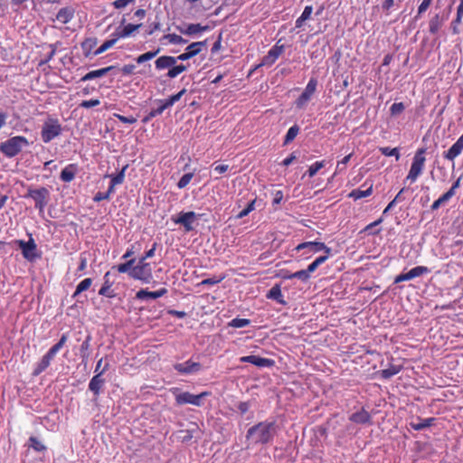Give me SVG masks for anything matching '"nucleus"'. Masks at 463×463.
Here are the masks:
<instances>
[{"mask_svg": "<svg viewBox=\"0 0 463 463\" xmlns=\"http://www.w3.org/2000/svg\"><path fill=\"white\" fill-rule=\"evenodd\" d=\"M279 431V426L277 421L267 420L249 428L245 438L255 445H266L273 441Z\"/></svg>", "mask_w": 463, "mask_h": 463, "instance_id": "obj_1", "label": "nucleus"}, {"mask_svg": "<svg viewBox=\"0 0 463 463\" xmlns=\"http://www.w3.org/2000/svg\"><path fill=\"white\" fill-rule=\"evenodd\" d=\"M29 146V141L23 136L12 137L0 143V152L6 157L12 158L20 154L24 147Z\"/></svg>", "mask_w": 463, "mask_h": 463, "instance_id": "obj_2", "label": "nucleus"}, {"mask_svg": "<svg viewBox=\"0 0 463 463\" xmlns=\"http://www.w3.org/2000/svg\"><path fill=\"white\" fill-rule=\"evenodd\" d=\"M172 392L175 395V403L177 405L192 404L198 407L203 405V399L211 394L209 392L193 394L189 392H180L178 388H174Z\"/></svg>", "mask_w": 463, "mask_h": 463, "instance_id": "obj_3", "label": "nucleus"}, {"mask_svg": "<svg viewBox=\"0 0 463 463\" xmlns=\"http://www.w3.org/2000/svg\"><path fill=\"white\" fill-rule=\"evenodd\" d=\"M24 198H32L34 201V207L43 212L48 204L50 199V191L46 187L33 188L30 186Z\"/></svg>", "mask_w": 463, "mask_h": 463, "instance_id": "obj_4", "label": "nucleus"}, {"mask_svg": "<svg viewBox=\"0 0 463 463\" xmlns=\"http://www.w3.org/2000/svg\"><path fill=\"white\" fill-rule=\"evenodd\" d=\"M425 153V147H421L417 150L412 159L411 169L406 177V180H411V182H414L418 178V176L422 173L424 163L426 160L424 156Z\"/></svg>", "mask_w": 463, "mask_h": 463, "instance_id": "obj_5", "label": "nucleus"}, {"mask_svg": "<svg viewBox=\"0 0 463 463\" xmlns=\"http://www.w3.org/2000/svg\"><path fill=\"white\" fill-rule=\"evenodd\" d=\"M61 127L58 120L49 118V119L45 121L42 127L41 137L44 143H49L56 137L61 135Z\"/></svg>", "mask_w": 463, "mask_h": 463, "instance_id": "obj_6", "label": "nucleus"}, {"mask_svg": "<svg viewBox=\"0 0 463 463\" xmlns=\"http://www.w3.org/2000/svg\"><path fill=\"white\" fill-rule=\"evenodd\" d=\"M130 278L136 280H140L143 283H150L153 279L152 269L149 263L138 260Z\"/></svg>", "mask_w": 463, "mask_h": 463, "instance_id": "obj_7", "label": "nucleus"}, {"mask_svg": "<svg viewBox=\"0 0 463 463\" xmlns=\"http://www.w3.org/2000/svg\"><path fill=\"white\" fill-rule=\"evenodd\" d=\"M15 242L21 249L24 258L27 260L33 261L41 257L40 254L37 253V245L33 238H30L27 241L17 240Z\"/></svg>", "mask_w": 463, "mask_h": 463, "instance_id": "obj_8", "label": "nucleus"}, {"mask_svg": "<svg viewBox=\"0 0 463 463\" xmlns=\"http://www.w3.org/2000/svg\"><path fill=\"white\" fill-rule=\"evenodd\" d=\"M62 348V345H61L58 342L52 345L49 351L43 356L40 363L36 365V367L33 370V374L34 376L39 375L42 373L46 368L50 365L51 361L54 358L55 354Z\"/></svg>", "mask_w": 463, "mask_h": 463, "instance_id": "obj_9", "label": "nucleus"}, {"mask_svg": "<svg viewBox=\"0 0 463 463\" xmlns=\"http://www.w3.org/2000/svg\"><path fill=\"white\" fill-rule=\"evenodd\" d=\"M198 216L200 215L193 211L181 212L176 217L173 216L172 221L176 224L184 226V231L189 232L194 230L193 222Z\"/></svg>", "mask_w": 463, "mask_h": 463, "instance_id": "obj_10", "label": "nucleus"}, {"mask_svg": "<svg viewBox=\"0 0 463 463\" xmlns=\"http://www.w3.org/2000/svg\"><path fill=\"white\" fill-rule=\"evenodd\" d=\"M317 83L318 81L316 78H311L309 80L302 94L295 102L298 108H303L309 102L312 96L315 94L317 90Z\"/></svg>", "mask_w": 463, "mask_h": 463, "instance_id": "obj_11", "label": "nucleus"}, {"mask_svg": "<svg viewBox=\"0 0 463 463\" xmlns=\"http://www.w3.org/2000/svg\"><path fill=\"white\" fill-rule=\"evenodd\" d=\"M108 369L109 364H106L102 370L96 373L90 381L89 390L92 392L94 395V400L98 399V397L99 396L103 390L105 379L102 377V375Z\"/></svg>", "mask_w": 463, "mask_h": 463, "instance_id": "obj_12", "label": "nucleus"}, {"mask_svg": "<svg viewBox=\"0 0 463 463\" xmlns=\"http://www.w3.org/2000/svg\"><path fill=\"white\" fill-rule=\"evenodd\" d=\"M206 46V41L203 42H194L190 43L186 48L185 52L178 55L177 61H187L197 54H199L203 48Z\"/></svg>", "mask_w": 463, "mask_h": 463, "instance_id": "obj_13", "label": "nucleus"}, {"mask_svg": "<svg viewBox=\"0 0 463 463\" xmlns=\"http://www.w3.org/2000/svg\"><path fill=\"white\" fill-rule=\"evenodd\" d=\"M430 269L425 266H417L412 268L406 273H401L394 279V283L398 284L403 281L411 280L414 278L420 277L423 274L429 273Z\"/></svg>", "mask_w": 463, "mask_h": 463, "instance_id": "obj_14", "label": "nucleus"}, {"mask_svg": "<svg viewBox=\"0 0 463 463\" xmlns=\"http://www.w3.org/2000/svg\"><path fill=\"white\" fill-rule=\"evenodd\" d=\"M203 365L198 362L187 360L184 363L175 364L174 369L182 374H193L201 371Z\"/></svg>", "mask_w": 463, "mask_h": 463, "instance_id": "obj_15", "label": "nucleus"}, {"mask_svg": "<svg viewBox=\"0 0 463 463\" xmlns=\"http://www.w3.org/2000/svg\"><path fill=\"white\" fill-rule=\"evenodd\" d=\"M284 52V45H279L277 43L274 46L270 48L268 53L262 58L260 65L263 66H271L275 63V61L279 59V57Z\"/></svg>", "mask_w": 463, "mask_h": 463, "instance_id": "obj_16", "label": "nucleus"}, {"mask_svg": "<svg viewBox=\"0 0 463 463\" xmlns=\"http://www.w3.org/2000/svg\"><path fill=\"white\" fill-rule=\"evenodd\" d=\"M240 361L241 363L251 364L259 368H265V367L269 368V367H272L275 364V362L272 359L264 358V357H260V356L253 355V354L242 356L240 358Z\"/></svg>", "mask_w": 463, "mask_h": 463, "instance_id": "obj_17", "label": "nucleus"}, {"mask_svg": "<svg viewBox=\"0 0 463 463\" xmlns=\"http://www.w3.org/2000/svg\"><path fill=\"white\" fill-rule=\"evenodd\" d=\"M436 421L437 418L434 417L422 419L420 416H416L410 421L409 426L411 429L414 430L420 431L427 428L434 426L436 424Z\"/></svg>", "mask_w": 463, "mask_h": 463, "instance_id": "obj_18", "label": "nucleus"}, {"mask_svg": "<svg viewBox=\"0 0 463 463\" xmlns=\"http://www.w3.org/2000/svg\"><path fill=\"white\" fill-rule=\"evenodd\" d=\"M349 420L355 424H372V417L370 413L362 408L360 411L352 413L349 416Z\"/></svg>", "mask_w": 463, "mask_h": 463, "instance_id": "obj_19", "label": "nucleus"}, {"mask_svg": "<svg viewBox=\"0 0 463 463\" xmlns=\"http://www.w3.org/2000/svg\"><path fill=\"white\" fill-rule=\"evenodd\" d=\"M448 17L449 14L441 15L439 14H436L433 15L429 22V32L433 35L437 34Z\"/></svg>", "mask_w": 463, "mask_h": 463, "instance_id": "obj_20", "label": "nucleus"}, {"mask_svg": "<svg viewBox=\"0 0 463 463\" xmlns=\"http://www.w3.org/2000/svg\"><path fill=\"white\" fill-rule=\"evenodd\" d=\"M57 44H58V43L42 45V49L46 48V49H48V51L46 52H41V56H40V60L38 61V66H43V65L48 63L53 58V56L55 55L56 51H57Z\"/></svg>", "mask_w": 463, "mask_h": 463, "instance_id": "obj_21", "label": "nucleus"}, {"mask_svg": "<svg viewBox=\"0 0 463 463\" xmlns=\"http://www.w3.org/2000/svg\"><path fill=\"white\" fill-rule=\"evenodd\" d=\"M167 293V289L165 288H162L156 291H148L147 289H140L136 294V298L144 300V299H156L165 296Z\"/></svg>", "mask_w": 463, "mask_h": 463, "instance_id": "obj_22", "label": "nucleus"}, {"mask_svg": "<svg viewBox=\"0 0 463 463\" xmlns=\"http://www.w3.org/2000/svg\"><path fill=\"white\" fill-rule=\"evenodd\" d=\"M463 20V0H459V5L457 7L456 17L450 23V29L453 34L460 33L459 26Z\"/></svg>", "mask_w": 463, "mask_h": 463, "instance_id": "obj_23", "label": "nucleus"}, {"mask_svg": "<svg viewBox=\"0 0 463 463\" xmlns=\"http://www.w3.org/2000/svg\"><path fill=\"white\" fill-rule=\"evenodd\" d=\"M141 24H128L125 25L123 28H118L111 36H114L118 41L121 38H127L130 36L135 31H137L139 27H141Z\"/></svg>", "mask_w": 463, "mask_h": 463, "instance_id": "obj_24", "label": "nucleus"}, {"mask_svg": "<svg viewBox=\"0 0 463 463\" xmlns=\"http://www.w3.org/2000/svg\"><path fill=\"white\" fill-rule=\"evenodd\" d=\"M463 150V135L453 144L450 148L444 152V157L448 160H454Z\"/></svg>", "mask_w": 463, "mask_h": 463, "instance_id": "obj_25", "label": "nucleus"}, {"mask_svg": "<svg viewBox=\"0 0 463 463\" xmlns=\"http://www.w3.org/2000/svg\"><path fill=\"white\" fill-rule=\"evenodd\" d=\"M75 14V9L71 6H66L61 8L56 14V20L62 24H66L71 22Z\"/></svg>", "mask_w": 463, "mask_h": 463, "instance_id": "obj_26", "label": "nucleus"}, {"mask_svg": "<svg viewBox=\"0 0 463 463\" xmlns=\"http://www.w3.org/2000/svg\"><path fill=\"white\" fill-rule=\"evenodd\" d=\"M177 61V58L174 56L163 55L156 59L155 65L156 70L162 71L171 69Z\"/></svg>", "mask_w": 463, "mask_h": 463, "instance_id": "obj_27", "label": "nucleus"}, {"mask_svg": "<svg viewBox=\"0 0 463 463\" xmlns=\"http://www.w3.org/2000/svg\"><path fill=\"white\" fill-rule=\"evenodd\" d=\"M109 271L105 273L104 283L100 289L99 290V295L112 298L116 297V294L114 293V290L111 289L113 282L109 280Z\"/></svg>", "mask_w": 463, "mask_h": 463, "instance_id": "obj_28", "label": "nucleus"}, {"mask_svg": "<svg viewBox=\"0 0 463 463\" xmlns=\"http://www.w3.org/2000/svg\"><path fill=\"white\" fill-rule=\"evenodd\" d=\"M78 166L76 164H70L61 172L60 178L62 182H71L77 174Z\"/></svg>", "mask_w": 463, "mask_h": 463, "instance_id": "obj_29", "label": "nucleus"}, {"mask_svg": "<svg viewBox=\"0 0 463 463\" xmlns=\"http://www.w3.org/2000/svg\"><path fill=\"white\" fill-rule=\"evenodd\" d=\"M267 298L276 300L278 303L287 306L288 302L284 299L283 295L281 293V288L279 284H275L267 293Z\"/></svg>", "mask_w": 463, "mask_h": 463, "instance_id": "obj_30", "label": "nucleus"}, {"mask_svg": "<svg viewBox=\"0 0 463 463\" xmlns=\"http://www.w3.org/2000/svg\"><path fill=\"white\" fill-rule=\"evenodd\" d=\"M186 92L185 89H183L178 93L170 96L162 101V104L157 108L156 112L161 114L165 109L173 106L176 101H178L181 97Z\"/></svg>", "mask_w": 463, "mask_h": 463, "instance_id": "obj_31", "label": "nucleus"}, {"mask_svg": "<svg viewBox=\"0 0 463 463\" xmlns=\"http://www.w3.org/2000/svg\"><path fill=\"white\" fill-rule=\"evenodd\" d=\"M97 43H98V40L95 37L86 38L81 43V49L86 57L93 55V52H94L93 49L96 47Z\"/></svg>", "mask_w": 463, "mask_h": 463, "instance_id": "obj_32", "label": "nucleus"}, {"mask_svg": "<svg viewBox=\"0 0 463 463\" xmlns=\"http://www.w3.org/2000/svg\"><path fill=\"white\" fill-rule=\"evenodd\" d=\"M325 248V243L320 241H305L300 244H298L295 250L299 251L304 249H309L310 250L314 252L320 251V249Z\"/></svg>", "mask_w": 463, "mask_h": 463, "instance_id": "obj_33", "label": "nucleus"}, {"mask_svg": "<svg viewBox=\"0 0 463 463\" xmlns=\"http://www.w3.org/2000/svg\"><path fill=\"white\" fill-rule=\"evenodd\" d=\"M114 69V66H109V67H106V68H101V69H99V70H95V71H89L85 76L82 77V80L85 81V80H93L95 78H99V77H103L105 76L109 71H110L111 70Z\"/></svg>", "mask_w": 463, "mask_h": 463, "instance_id": "obj_34", "label": "nucleus"}, {"mask_svg": "<svg viewBox=\"0 0 463 463\" xmlns=\"http://www.w3.org/2000/svg\"><path fill=\"white\" fill-rule=\"evenodd\" d=\"M402 368V365L390 364L387 369L381 370L379 373L383 379L388 380L399 373Z\"/></svg>", "mask_w": 463, "mask_h": 463, "instance_id": "obj_35", "label": "nucleus"}, {"mask_svg": "<svg viewBox=\"0 0 463 463\" xmlns=\"http://www.w3.org/2000/svg\"><path fill=\"white\" fill-rule=\"evenodd\" d=\"M194 428L190 430H180L177 432V438L183 442V443H189L192 439L194 438V432L198 430L197 424H194Z\"/></svg>", "mask_w": 463, "mask_h": 463, "instance_id": "obj_36", "label": "nucleus"}, {"mask_svg": "<svg viewBox=\"0 0 463 463\" xmlns=\"http://www.w3.org/2000/svg\"><path fill=\"white\" fill-rule=\"evenodd\" d=\"M90 341H91V335L90 334H88L85 340L82 342L80 348V354L82 359V362H87L89 356H90Z\"/></svg>", "mask_w": 463, "mask_h": 463, "instance_id": "obj_37", "label": "nucleus"}, {"mask_svg": "<svg viewBox=\"0 0 463 463\" xmlns=\"http://www.w3.org/2000/svg\"><path fill=\"white\" fill-rule=\"evenodd\" d=\"M206 30H208V26H203L200 24H190L185 30H181V33L187 35H193Z\"/></svg>", "mask_w": 463, "mask_h": 463, "instance_id": "obj_38", "label": "nucleus"}, {"mask_svg": "<svg viewBox=\"0 0 463 463\" xmlns=\"http://www.w3.org/2000/svg\"><path fill=\"white\" fill-rule=\"evenodd\" d=\"M117 42V38L110 35V39L106 40L97 50L94 51L93 56H97L105 52L107 50L113 47Z\"/></svg>", "mask_w": 463, "mask_h": 463, "instance_id": "obj_39", "label": "nucleus"}, {"mask_svg": "<svg viewBox=\"0 0 463 463\" xmlns=\"http://www.w3.org/2000/svg\"><path fill=\"white\" fill-rule=\"evenodd\" d=\"M373 193V186L371 185L365 190L354 189L349 194L348 197L354 198V200L362 199L370 196Z\"/></svg>", "mask_w": 463, "mask_h": 463, "instance_id": "obj_40", "label": "nucleus"}, {"mask_svg": "<svg viewBox=\"0 0 463 463\" xmlns=\"http://www.w3.org/2000/svg\"><path fill=\"white\" fill-rule=\"evenodd\" d=\"M298 132H299V127L297 124H295L294 126L289 128V129L288 130V132L285 136L283 146H287L289 143H291L296 138Z\"/></svg>", "mask_w": 463, "mask_h": 463, "instance_id": "obj_41", "label": "nucleus"}, {"mask_svg": "<svg viewBox=\"0 0 463 463\" xmlns=\"http://www.w3.org/2000/svg\"><path fill=\"white\" fill-rule=\"evenodd\" d=\"M29 447L33 449L37 452H44L46 451L47 448L45 445L42 443L41 440H39L36 437L31 436L29 438Z\"/></svg>", "mask_w": 463, "mask_h": 463, "instance_id": "obj_42", "label": "nucleus"}, {"mask_svg": "<svg viewBox=\"0 0 463 463\" xmlns=\"http://www.w3.org/2000/svg\"><path fill=\"white\" fill-rule=\"evenodd\" d=\"M453 196L447 191L444 193L439 199L433 202V203L430 206L431 211L438 210L441 204L447 203L449 201Z\"/></svg>", "mask_w": 463, "mask_h": 463, "instance_id": "obj_43", "label": "nucleus"}, {"mask_svg": "<svg viewBox=\"0 0 463 463\" xmlns=\"http://www.w3.org/2000/svg\"><path fill=\"white\" fill-rule=\"evenodd\" d=\"M163 40H167L172 44H184L187 43V40L175 33L165 34L163 36L162 41Z\"/></svg>", "mask_w": 463, "mask_h": 463, "instance_id": "obj_44", "label": "nucleus"}, {"mask_svg": "<svg viewBox=\"0 0 463 463\" xmlns=\"http://www.w3.org/2000/svg\"><path fill=\"white\" fill-rule=\"evenodd\" d=\"M187 70V66L184 64L179 65H174L171 67V69L168 70L167 77L170 79L176 78L178 75H180L182 72L185 71Z\"/></svg>", "mask_w": 463, "mask_h": 463, "instance_id": "obj_45", "label": "nucleus"}, {"mask_svg": "<svg viewBox=\"0 0 463 463\" xmlns=\"http://www.w3.org/2000/svg\"><path fill=\"white\" fill-rule=\"evenodd\" d=\"M128 167V165H126L121 168V170L117 175H109L111 178L110 182L112 183V185L120 184L124 182L125 172Z\"/></svg>", "mask_w": 463, "mask_h": 463, "instance_id": "obj_46", "label": "nucleus"}, {"mask_svg": "<svg viewBox=\"0 0 463 463\" xmlns=\"http://www.w3.org/2000/svg\"><path fill=\"white\" fill-rule=\"evenodd\" d=\"M160 52V49L158 48L157 50L154 51V52H146L141 55H139L136 61L137 63H144L145 61H150L152 60L154 57L156 56V54Z\"/></svg>", "mask_w": 463, "mask_h": 463, "instance_id": "obj_47", "label": "nucleus"}, {"mask_svg": "<svg viewBox=\"0 0 463 463\" xmlns=\"http://www.w3.org/2000/svg\"><path fill=\"white\" fill-rule=\"evenodd\" d=\"M250 324V320L248 318L236 317L229 323V326H232L234 328H241V327L249 326Z\"/></svg>", "mask_w": 463, "mask_h": 463, "instance_id": "obj_48", "label": "nucleus"}, {"mask_svg": "<svg viewBox=\"0 0 463 463\" xmlns=\"http://www.w3.org/2000/svg\"><path fill=\"white\" fill-rule=\"evenodd\" d=\"M327 260V256H319L318 258H317L312 263H310L307 269V271L309 272V274H311L312 272H314L321 264H323L324 262H326V260Z\"/></svg>", "mask_w": 463, "mask_h": 463, "instance_id": "obj_49", "label": "nucleus"}, {"mask_svg": "<svg viewBox=\"0 0 463 463\" xmlns=\"http://www.w3.org/2000/svg\"><path fill=\"white\" fill-rule=\"evenodd\" d=\"M92 284V279L87 278L81 280L76 287V294H80L90 288Z\"/></svg>", "mask_w": 463, "mask_h": 463, "instance_id": "obj_50", "label": "nucleus"}, {"mask_svg": "<svg viewBox=\"0 0 463 463\" xmlns=\"http://www.w3.org/2000/svg\"><path fill=\"white\" fill-rule=\"evenodd\" d=\"M380 152L385 156H395L396 160L400 158L399 149L397 147L391 148L389 146L380 147Z\"/></svg>", "mask_w": 463, "mask_h": 463, "instance_id": "obj_51", "label": "nucleus"}, {"mask_svg": "<svg viewBox=\"0 0 463 463\" xmlns=\"http://www.w3.org/2000/svg\"><path fill=\"white\" fill-rule=\"evenodd\" d=\"M255 202H256L255 199L251 200L247 204V206L236 215V218L242 219V218L246 217L250 213H251L255 209Z\"/></svg>", "mask_w": 463, "mask_h": 463, "instance_id": "obj_52", "label": "nucleus"}, {"mask_svg": "<svg viewBox=\"0 0 463 463\" xmlns=\"http://www.w3.org/2000/svg\"><path fill=\"white\" fill-rule=\"evenodd\" d=\"M324 166H325L324 161H317L309 166L308 170L307 171V174L308 175L309 177H313Z\"/></svg>", "mask_w": 463, "mask_h": 463, "instance_id": "obj_53", "label": "nucleus"}, {"mask_svg": "<svg viewBox=\"0 0 463 463\" xmlns=\"http://www.w3.org/2000/svg\"><path fill=\"white\" fill-rule=\"evenodd\" d=\"M194 176V173L193 172H189V173H186L184 174L178 181L177 183V187L179 189H183L184 187L187 186V184L190 183V181L192 180Z\"/></svg>", "mask_w": 463, "mask_h": 463, "instance_id": "obj_54", "label": "nucleus"}, {"mask_svg": "<svg viewBox=\"0 0 463 463\" xmlns=\"http://www.w3.org/2000/svg\"><path fill=\"white\" fill-rule=\"evenodd\" d=\"M293 279H298L302 282H307L310 279V274L307 269H301L292 274Z\"/></svg>", "mask_w": 463, "mask_h": 463, "instance_id": "obj_55", "label": "nucleus"}, {"mask_svg": "<svg viewBox=\"0 0 463 463\" xmlns=\"http://www.w3.org/2000/svg\"><path fill=\"white\" fill-rule=\"evenodd\" d=\"M405 109V105L402 102H396L391 106L390 111L392 116L402 114Z\"/></svg>", "mask_w": 463, "mask_h": 463, "instance_id": "obj_56", "label": "nucleus"}, {"mask_svg": "<svg viewBox=\"0 0 463 463\" xmlns=\"http://www.w3.org/2000/svg\"><path fill=\"white\" fill-rule=\"evenodd\" d=\"M250 407H251V402L250 401L240 402L237 404V409L241 415L247 413Z\"/></svg>", "mask_w": 463, "mask_h": 463, "instance_id": "obj_57", "label": "nucleus"}, {"mask_svg": "<svg viewBox=\"0 0 463 463\" xmlns=\"http://www.w3.org/2000/svg\"><path fill=\"white\" fill-rule=\"evenodd\" d=\"M431 2L432 0H423L418 7L417 16H420L422 14H424L431 5Z\"/></svg>", "mask_w": 463, "mask_h": 463, "instance_id": "obj_58", "label": "nucleus"}, {"mask_svg": "<svg viewBox=\"0 0 463 463\" xmlns=\"http://www.w3.org/2000/svg\"><path fill=\"white\" fill-rule=\"evenodd\" d=\"M224 279V277H213V278H208V279H203L202 282H201V285H215V284H218L220 283L222 279Z\"/></svg>", "mask_w": 463, "mask_h": 463, "instance_id": "obj_59", "label": "nucleus"}, {"mask_svg": "<svg viewBox=\"0 0 463 463\" xmlns=\"http://www.w3.org/2000/svg\"><path fill=\"white\" fill-rule=\"evenodd\" d=\"M352 156H353V153H350L347 156H345L341 161H339L337 163V166L336 167H337L338 171L341 172L344 169H345V165L349 162V160L352 157Z\"/></svg>", "mask_w": 463, "mask_h": 463, "instance_id": "obj_60", "label": "nucleus"}, {"mask_svg": "<svg viewBox=\"0 0 463 463\" xmlns=\"http://www.w3.org/2000/svg\"><path fill=\"white\" fill-rule=\"evenodd\" d=\"M157 243L155 242L152 246V248L147 250L142 257H140L138 260H142L144 262H146V259L152 258L155 255V251L156 249Z\"/></svg>", "mask_w": 463, "mask_h": 463, "instance_id": "obj_61", "label": "nucleus"}, {"mask_svg": "<svg viewBox=\"0 0 463 463\" xmlns=\"http://www.w3.org/2000/svg\"><path fill=\"white\" fill-rule=\"evenodd\" d=\"M100 103L99 99H90V100H83L80 102V106L82 108H92L95 106H98Z\"/></svg>", "mask_w": 463, "mask_h": 463, "instance_id": "obj_62", "label": "nucleus"}, {"mask_svg": "<svg viewBox=\"0 0 463 463\" xmlns=\"http://www.w3.org/2000/svg\"><path fill=\"white\" fill-rule=\"evenodd\" d=\"M135 0H116L114 3H113V5L115 8L117 9H121V8H124L126 7L128 5H129L130 3H133Z\"/></svg>", "mask_w": 463, "mask_h": 463, "instance_id": "obj_63", "label": "nucleus"}, {"mask_svg": "<svg viewBox=\"0 0 463 463\" xmlns=\"http://www.w3.org/2000/svg\"><path fill=\"white\" fill-rule=\"evenodd\" d=\"M161 24L159 21L154 22L149 25V29L146 32L147 35H152L155 32L160 30Z\"/></svg>", "mask_w": 463, "mask_h": 463, "instance_id": "obj_64", "label": "nucleus"}]
</instances>
